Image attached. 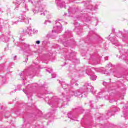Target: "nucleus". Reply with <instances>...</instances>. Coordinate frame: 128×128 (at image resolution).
I'll use <instances>...</instances> for the list:
<instances>
[{"label": "nucleus", "instance_id": "obj_2", "mask_svg": "<svg viewBox=\"0 0 128 128\" xmlns=\"http://www.w3.org/2000/svg\"><path fill=\"white\" fill-rule=\"evenodd\" d=\"M24 20L26 24H28V18H26V15L24 14L20 16H19V19L18 20V22H24Z\"/></svg>", "mask_w": 128, "mask_h": 128}, {"label": "nucleus", "instance_id": "obj_5", "mask_svg": "<svg viewBox=\"0 0 128 128\" xmlns=\"http://www.w3.org/2000/svg\"><path fill=\"white\" fill-rule=\"evenodd\" d=\"M90 78L92 80H96V76L95 75H92L90 76Z\"/></svg>", "mask_w": 128, "mask_h": 128}, {"label": "nucleus", "instance_id": "obj_3", "mask_svg": "<svg viewBox=\"0 0 128 128\" xmlns=\"http://www.w3.org/2000/svg\"><path fill=\"white\" fill-rule=\"evenodd\" d=\"M58 6H60V8H62L64 6V2L62 0H58L56 2Z\"/></svg>", "mask_w": 128, "mask_h": 128}, {"label": "nucleus", "instance_id": "obj_15", "mask_svg": "<svg viewBox=\"0 0 128 128\" xmlns=\"http://www.w3.org/2000/svg\"><path fill=\"white\" fill-rule=\"evenodd\" d=\"M16 4H18V1H17V2H16Z\"/></svg>", "mask_w": 128, "mask_h": 128}, {"label": "nucleus", "instance_id": "obj_8", "mask_svg": "<svg viewBox=\"0 0 128 128\" xmlns=\"http://www.w3.org/2000/svg\"><path fill=\"white\" fill-rule=\"evenodd\" d=\"M38 30H36V29H34L33 30V32L34 34H38Z\"/></svg>", "mask_w": 128, "mask_h": 128}, {"label": "nucleus", "instance_id": "obj_16", "mask_svg": "<svg viewBox=\"0 0 128 128\" xmlns=\"http://www.w3.org/2000/svg\"><path fill=\"white\" fill-rule=\"evenodd\" d=\"M92 88V90L94 88L92 87H91Z\"/></svg>", "mask_w": 128, "mask_h": 128}, {"label": "nucleus", "instance_id": "obj_12", "mask_svg": "<svg viewBox=\"0 0 128 128\" xmlns=\"http://www.w3.org/2000/svg\"><path fill=\"white\" fill-rule=\"evenodd\" d=\"M24 46L26 48H28V44H24Z\"/></svg>", "mask_w": 128, "mask_h": 128}, {"label": "nucleus", "instance_id": "obj_19", "mask_svg": "<svg viewBox=\"0 0 128 128\" xmlns=\"http://www.w3.org/2000/svg\"><path fill=\"white\" fill-rule=\"evenodd\" d=\"M42 14V13H41V14Z\"/></svg>", "mask_w": 128, "mask_h": 128}, {"label": "nucleus", "instance_id": "obj_1", "mask_svg": "<svg viewBox=\"0 0 128 128\" xmlns=\"http://www.w3.org/2000/svg\"><path fill=\"white\" fill-rule=\"evenodd\" d=\"M52 32H62V26L60 23H56V26L54 28Z\"/></svg>", "mask_w": 128, "mask_h": 128}, {"label": "nucleus", "instance_id": "obj_11", "mask_svg": "<svg viewBox=\"0 0 128 128\" xmlns=\"http://www.w3.org/2000/svg\"><path fill=\"white\" fill-rule=\"evenodd\" d=\"M103 84L104 86H106V82H104Z\"/></svg>", "mask_w": 128, "mask_h": 128}, {"label": "nucleus", "instance_id": "obj_13", "mask_svg": "<svg viewBox=\"0 0 128 128\" xmlns=\"http://www.w3.org/2000/svg\"><path fill=\"white\" fill-rule=\"evenodd\" d=\"M104 58H105V60H108V57H106Z\"/></svg>", "mask_w": 128, "mask_h": 128}, {"label": "nucleus", "instance_id": "obj_7", "mask_svg": "<svg viewBox=\"0 0 128 128\" xmlns=\"http://www.w3.org/2000/svg\"><path fill=\"white\" fill-rule=\"evenodd\" d=\"M44 10V8H42V6H40L39 7V12H42Z\"/></svg>", "mask_w": 128, "mask_h": 128}, {"label": "nucleus", "instance_id": "obj_4", "mask_svg": "<svg viewBox=\"0 0 128 128\" xmlns=\"http://www.w3.org/2000/svg\"><path fill=\"white\" fill-rule=\"evenodd\" d=\"M72 96H80V92L78 90L73 91L72 92Z\"/></svg>", "mask_w": 128, "mask_h": 128}, {"label": "nucleus", "instance_id": "obj_10", "mask_svg": "<svg viewBox=\"0 0 128 128\" xmlns=\"http://www.w3.org/2000/svg\"><path fill=\"white\" fill-rule=\"evenodd\" d=\"M36 44H40V40H37L36 42Z\"/></svg>", "mask_w": 128, "mask_h": 128}, {"label": "nucleus", "instance_id": "obj_20", "mask_svg": "<svg viewBox=\"0 0 128 128\" xmlns=\"http://www.w3.org/2000/svg\"><path fill=\"white\" fill-rule=\"evenodd\" d=\"M86 72H88V70H86Z\"/></svg>", "mask_w": 128, "mask_h": 128}, {"label": "nucleus", "instance_id": "obj_14", "mask_svg": "<svg viewBox=\"0 0 128 128\" xmlns=\"http://www.w3.org/2000/svg\"><path fill=\"white\" fill-rule=\"evenodd\" d=\"M27 6H25V8L26 10V8H27Z\"/></svg>", "mask_w": 128, "mask_h": 128}, {"label": "nucleus", "instance_id": "obj_17", "mask_svg": "<svg viewBox=\"0 0 128 128\" xmlns=\"http://www.w3.org/2000/svg\"><path fill=\"white\" fill-rule=\"evenodd\" d=\"M34 12V10H33Z\"/></svg>", "mask_w": 128, "mask_h": 128}, {"label": "nucleus", "instance_id": "obj_6", "mask_svg": "<svg viewBox=\"0 0 128 128\" xmlns=\"http://www.w3.org/2000/svg\"><path fill=\"white\" fill-rule=\"evenodd\" d=\"M30 32H32V28L30 27L28 28L27 30H26V32L30 34Z\"/></svg>", "mask_w": 128, "mask_h": 128}, {"label": "nucleus", "instance_id": "obj_18", "mask_svg": "<svg viewBox=\"0 0 128 128\" xmlns=\"http://www.w3.org/2000/svg\"><path fill=\"white\" fill-rule=\"evenodd\" d=\"M44 16V14L43 13Z\"/></svg>", "mask_w": 128, "mask_h": 128}, {"label": "nucleus", "instance_id": "obj_9", "mask_svg": "<svg viewBox=\"0 0 128 128\" xmlns=\"http://www.w3.org/2000/svg\"><path fill=\"white\" fill-rule=\"evenodd\" d=\"M52 76L53 78H56V74H52Z\"/></svg>", "mask_w": 128, "mask_h": 128}]
</instances>
